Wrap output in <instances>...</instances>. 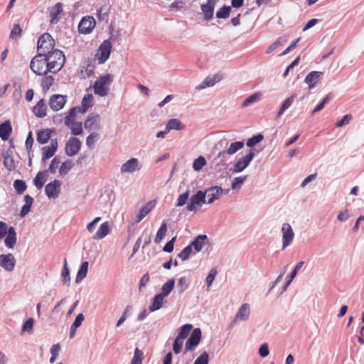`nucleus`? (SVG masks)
I'll return each instance as SVG.
<instances>
[{
    "label": "nucleus",
    "instance_id": "obj_21",
    "mask_svg": "<svg viewBox=\"0 0 364 364\" xmlns=\"http://www.w3.org/2000/svg\"><path fill=\"white\" fill-rule=\"evenodd\" d=\"M155 205L156 200H150L144 207H142L136 216V223H139L144 217H146L152 210Z\"/></svg>",
    "mask_w": 364,
    "mask_h": 364
},
{
    "label": "nucleus",
    "instance_id": "obj_48",
    "mask_svg": "<svg viewBox=\"0 0 364 364\" xmlns=\"http://www.w3.org/2000/svg\"><path fill=\"white\" fill-rule=\"evenodd\" d=\"M216 82L215 77H207L201 83L196 87V90H200L207 87L213 86Z\"/></svg>",
    "mask_w": 364,
    "mask_h": 364
},
{
    "label": "nucleus",
    "instance_id": "obj_51",
    "mask_svg": "<svg viewBox=\"0 0 364 364\" xmlns=\"http://www.w3.org/2000/svg\"><path fill=\"white\" fill-rule=\"evenodd\" d=\"M143 358V352L139 348H136L130 364H142Z\"/></svg>",
    "mask_w": 364,
    "mask_h": 364
},
{
    "label": "nucleus",
    "instance_id": "obj_33",
    "mask_svg": "<svg viewBox=\"0 0 364 364\" xmlns=\"http://www.w3.org/2000/svg\"><path fill=\"white\" fill-rule=\"evenodd\" d=\"M51 136V130L49 129H41L37 132V141L41 144H46Z\"/></svg>",
    "mask_w": 364,
    "mask_h": 364
},
{
    "label": "nucleus",
    "instance_id": "obj_32",
    "mask_svg": "<svg viewBox=\"0 0 364 364\" xmlns=\"http://www.w3.org/2000/svg\"><path fill=\"white\" fill-rule=\"evenodd\" d=\"M109 231V226L107 222L100 225L96 233L93 235V239L101 240L108 235Z\"/></svg>",
    "mask_w": 364,
    "mask_h": 364
},
{
    "label": "nucleus",
    "instance_id": "obj_37",
    "mask_svg": "<svg viewBox=\"0 0 364 364\" xmlns=\"http://www.w3.org/2000/svg\"><path fill=\"white\" fill-rule=\"evenodd\" d=\"M175 280L173 279L168 280L162 285L161 292L159 294L164 298L168 296L173 290Z\"/></svg>",
    "mask_w": 364,
    "mask_h": 364
},
{
    "label": "nucleus",
    "instance_id": "obj_47",
    "mask_svg": "<svg viewBox=\"0 0 364 364\" xmlns=\"http://www.w3.org/2000/svg\"><path fill=\"white\" fill-rule=\"evenodd\" d=\"M14 187L16 193L21 195L26 190L27 185L24 181L16 179L14 182Z\"/></svg>",
    "mask_w": 364,
    "mask_h": 364
},
{
    "label": "nucleus",
    "instance_id": "obj_30",
    "mask_svg": "<svg viewBox=\"0 0 364 364\" xmlns=\"http://www.w3.org/2000/svg\"><path fill=\"white\" fill-rule=\"evenodd\" d=\"M167 131L183 130L186 126L178 119L173 118L167 122L166 125Z\"/></svg>",
    "mask_w": 364,
    "mask_h": 364
},
{
    "label": "nucleus",
    "instance_id": "obj_14",
    "mask_svg": "<svg viewBox=\"0 0 364 364\" xmlns=\"http://www.w3.org/2000/svg\"><path fill=\"white\" fill-rule=\"evenodd\" d=\"M16 259L11 253L6 255H0V267L7 272H11L14 269Z\"/></svg>",
    "mask_w": 364,
    "mask_h": 364
},
{
    "label": "nucleus",
    "instance_id": "obj_64",
    "mask_svg": "<svg viewBox=\"0 0 364 364\" xmlns=\"http://www.w3.org/2000/svg\"><path fill=\"white\" fill-rule=\"evenodd\" d=\"M208 354L207 352H203L196 358L193 364H208Z\"/></svg>",
    "mask_w": 364,
    "mask_h": 364
},
{
    "label": "nucleus",
    "instance_id": "obj_24",
    "mask_svg": "<svg viewBox=\"0 0 364 364\" xmlns=\"http://www.w3.org/2000/svg\"><path fill=\"white\" fill-rule=\"evenodd\" d=\"M250 314V307L247 303L242 304L239 308L235 317L236 320L239 321H247L248 320Z\"/></svg>",
    "mask_w": 364,
    "mask_h": 364
},
{
    "label": "nucleus",
    "instance_id": "obj_49",
    "mask_svg": "<svg viewBox=\"0 0 364 364\" xmlns=\"http://www.w3.org/2000/svg\"><path fill=\"white\" fill-rule=\"evenodd\" d=\"M231 7L230 6L223 5L217 12L216 17L218 18H227L230 16Z\"/></svg>",
    "mask_w": 364,
    "mask_h": 364
},
{
    "label": "nucleus",
    "instance_id": "obj_55",
    "mask_svg": "<svg viewBox=\"0 0 364 364\" xmlns=\"http://www.w3.org/2000/svg\"><path fill=\"white\" fill-rule=\"evenodd\" d=\"M192 252L191 246L188 245L178 254V257L181 258L182 261H186L189 259Z\"/></svg>",
    "mask_w": 364,
    "mask_h": 364
},
{
    "label": "nucleus",
    "instance_id": "obj_2",
    "mask_svg": "<svg viewBox=\"0 0 364 364\" xmlns=\"http://www.w3.org/2000/svg\"><path fill=\"white\" fill-rule=\"evenodd\" d=\"M30 68L38 75H46L48 73H50L46 57L41 54H38L32 58Z\"/></svg>",
    "mask_w": 364,
    "mask_h": 364
},
{
    "label": "nucleus",
    "instance_id": "obj_8",
    "mask_svg": "<svg viewBox=\"0 0 364 364\" xmlns=\"http://www.w3.org/2000/svg\"><path fill=\"white\" fill-rule=\"evenodd\" d=\"M202 337L201 330L199 328H194L190 337L186 342L185 348L187 351L193 350L200 343Z\"/></svg>",
    "mask_w": 364,
    "mask_h": 364
},
{
    "label": "nucleus",
    "instance_id": "obj_3",
    "mask_svg": "<svg viewBox=\"0 0 364 364\" xmlns=\"http://www.w3.org/2000/svg\"><path fill=\"white\" fill-rule=\"evenodd\" d=\"M55 41L48 33H44L40 36L37 44L38 54L45 56L47 53L55 50Z\"/></svg>",
    "mask_w": 364,
    "mask_h": 364
},
{
    "label": "nucleus",
    "instance_id": "obj_19",
    "mask_svg": "<svg viewBox=\"0 0 364 364\" xmlns=\"http://www.w3.org/2000/svg\"><path fill=\"white\" fill-rule=\"evenodd\" d=\"M208 242V238L206 235H199L189 245L196 252L202 250L205 244Z\"/></svg>",
    "mask_w": 364,
    "mask_h": 364
},
{
    "label": "nucleus",
    "instance_id": "obj_56",
    "mask_svg": "<svg viewBox=\"0 0 364 364\" xmlns=\"http://www.w3.org/2000/svg\"><path fill=\"white\" fill-rule=\"evenodd\" d=\"M206 164L205 158L202 156H198L193 161V168L195 171H200Z\"/></svg>",
    "mask_w": 364,
    "mask_h": 364
},
{
    "label": "nucleus",
    "instance_id": "obj_10",
    "mask_svg": "<svg viewBox=\"0 0 364 364\" xmlns=\"http://www.w3.org/2000/svg\"><path fill=\"white\" fill-rule=\"evenodd\" d=\"M60 181L57 179L48 183L45 187V193L47 197L48 198H57L60 191Z\"/></svg>",
    "mask_w": 364,
    "mask_h": 364
},
{
    "label": "nucleus",
    "instance_id": "obj_62",
    "mask_svg": "<svg viewBox=\"0 0 364 364\" xmlns=\"http://www.w3.org/2000/svg\"><path fill=\"white\" fill-rule=\"evenodd\" d=\"M34 320L33 318H28L22 325V331L31 333L33 331Z\"/></svg>",
    "mask_w": 364,
    "mask_h": 364
},
{
    "label": "nucleus",
    "instance_id": "obj_26",
    "mask_svg": "<svg viewBox=\"0 0 364 364\" xmlns=\"http://www.w3.org/2000/svg\"><path fill=\"white\" fill-rule=\"evenodd\" d=\"M47 106L43 99L40 100L33 107V112L38 118H43L46 116Z\"/></svg>",
    "mask_w": 364,
    "mask_h": 364
},
{
    "label": "nucleus",
    "instance_id": "obj_38",
    "mask_svg": "<svg viewBox=\"0 0 364 364\" xmlns=\"http://www.w3.org/2000/svg\"><path fill=\"white\" fill-rule=\"evenodd\" d=\"M99 116L88 117L85 122V128L88 131L98 129V119Z\"/></svg>",
    "mask_w": 364,
    "mask_h": 364
},
{
    "label": "nucleus",
    "instance_id": "obj_59",
    "mask_svg": "<svg viewBox=\"0 0 364 364\" xmlns=\"http://www.w3.org/2000/svg\"><path fill=\"white\" fill-rule=\"evenodd\" d=\"M247 176H238L233 179L231 184V188L233 190L240 188L241 185L245 182V181L247 179Z\"/></svg>",
    "mask_w": 364,
    "mask_h": 364
},
{
    "label": "nucleus",
    "instance_id": "obj_9",
    "mask_svg": "<svg viewBox=\"0 0 364 364\" xmlns=\"http://www.w3.org/2000/svg\"><path fill=\"white\" fill-rule=\"evenodd\" d=\"M228 191V190H226L224 194H227ZM223 192L224 190L220 186H214L208 188L205 191H203V193H205V198H208L206 203H213L215 200L218 199L221 195L223 194Z\"/></svg>",
    "mask_w": 364,
    "mask_h": 364
},
{
    "label": "nucleus",
    "instance_id": "obj_6",
    "mask_svg": "<svg viewBox=\"0 0 364 364\" xmlns=\"http://www.w3.org/2000/svg\"><path fill=\"white\" fill-rule=\"evenodd\" d=\"M254 157L255 153L250 149L247 154L238 159L233 166L232 172L237 173L244 171L249 166Z\"/></svg>",
    "mask_w": 364,
    "mask_h": 364
},
{
    "label": "nucleus",
    "instance_id": "obj_20",
    "mask_svg": "<svg viewBox=\"0 0 364 364\" xmlns=\"http://www.w3.org/2000/svg\"><path fill=\"white\" fill-rule=\"evenodd\" d=\"M12 132V125L10 120H6L4 122L0 124V138L3 141L9 139Z\"/></svg>",
    "mask_w": 364,
    "mask_h": 364
},
{
    "label": "nucleus",
    "instance_id": "obj_4",
    "mask_svg": "<svg viewBox=\"0 0 364 364\" xmlns=\"http://www.w3.org/2000/svg\"><path fill=\"white\" fill-rule=\"evenodd\" d=\"M112 77L110 74H106L100 76L95 82L93 86L94 92L100 96L105 97L107 95V85L112 82Z\"/></svg>",
    "mask_w": 364,
    "mask_h": 364
},
{
    "label": "nucleus",
    "instance_id": "obj_58",
    "mask_svg": "<svg viewBox=\"0 0 364 364\" xmlns=\"http://www.w3.org/2000/svg\"><path fill=\"white\" fill-rule=\"evenodd\" d=\"M60 163V159L58 156L54 157L52 159V161L48 166V168L45 171H46V173L48 172H50V173H55L56 172L57 168Z\"/></svg>",
    "mask_w": 364,
    "mask_h": 364
},
{
    "label": "nucleus",
    "instance_id": "obj_45",
    "mask_svg": "<svg viewBox=\"0 0 364 364\" xmlns=\"http://www.w3.org/2000/svg\"><path fill=\"white\" fill-rule=\"evenodd\" d=\"M61 278L64 284H68L70 283V270L68 267L66 259H64V264L61 271Z\"/></svg>",
    "mask_w": 364,
    "mask_h": 364
},
{
    "label": "nucleus",
    "instance_id": "obj_25",
    "mask_svg": "<svg viewBox=\"0 0 364 364\" xmlns=\"http://www.w3.org/2000/svg\"><path fill=\"white\" fill-rule=\"evenodd\" d=\"M3 157L4 167L9 171H14L16 169V165L12 156V151L11 150H7L4 154Z\"/></svg>",
    "mask_w": 364,
    "mask_h": 364
},
{
    "label": "nucleus",
    "instance_id": "obj_40",
    "mask_svg": "<svg viewBox=\"0 0 364 364\" xmlns=\"http://www.w3.org/2000/svg\"><path fill=\"white\" fill-rule=\"evenodd\" d=\"M245 146L244 141H237L231 143L227 149L228 153L230 155H233L237 153L239 150L242 149Z\"/></svg>",
    "mask_w": 364,
    "mask_h": 364
},
{
    "label": "nucleus",
    "instance_id": "obj_11",
    "mask_svg": "<svg viewBox=\"0 0 364 364\" xmlns=\"http://www.w3.org/2000/svg\"><path fill=\"white\" fill-rule=\"evenodd\" d=\"M95 24V20L93 17L85 16L78 24V31L80 33L87 34L92 31Z\"/></svg>",
    "mask_w": 364,
    "mask_h": 364
},
{
    "label": "nucleus",
    "instance_id": "obj_36",
    "mask_svg": "<svg viewBox=\"0 0 364 364\" xmlns=\"http://www.w3.org/2000/svg\"><path fill=\"white\" fill-rule=\"evenodd\" d=\"M46 175V171H39L33 178V183L37 189L41 190L44 186L46 181L44 178Z\"/></svg>",
    "mask_w": 364,
    "mask_h": 364
},
{
    "label": "nucleus",
    "instance_id": "obj_28",
    "mask_svg": "<svg viewBox=\"0 0 364 364\" xmlns=\"http://www.w3.org/2000/svg\"><path fill=\"white\" fill-rule=\"evenodd\" d=\"M201 11L203 15V18L205 21H210L213 18L214 14V4H210V3H205L201 5Z\"/></svg>",
    "mask_w": 364,
    "mask_h": 364
},
{
    "label": "nucleus",
    "instance_id": "obj_17",
    "mask_svg": "<svg viewBox=\"0 0 364 364\" xmlns=\"http://www.w3.org/2000/svg\"><path fill=\"white\" fill-rule=\"evenodd\" d=\"M58 149L57 139H52L50 146H43L42 150L43 151L42 161L45 162L48 159H50L54 156Z\"/></svg>",
    "mask_w": 364,
    "mask_h": 364
},
{
    "label": "nucleus",
    "instance_id": "obj_46",
    "mask_svg": "<svg viewBox=\"0 0 364 364\" xmlns=\"http://www.w3.org/2000/svg\"><path fill=\"white\" fill-rule=\"evenodd\" d=\"M333 99L331 93H328L322 101L313 109L311 114H314L323 109L325 105Z\"/></svg>",
    "mask_w": 364,
    "mask_h": 364
},
{
    "label": "nucleus",
    "instance_id": "obj_29",
    "mask_svg": "<svg viewBox=\"0 0 364 364\" xmlns=\"http://www.w3.org/2000/svg\"><path fill=\"white\" fill-rule=\"evenodd\" d=\"M24 202L25 204L23 205L19 213V215L21 218H24L31 211V208L33 203V198L29 195H26L24 196Z\"/></svg>",
    "mask_w": 364,
    "mask_h": 364
},
{
    "label": "nucleus",
    "instance_id": "obj_23",
    "mask_svg": "<svg viewBox=\"0 0 364 364\" xmlns=\"http://www.w3.org/2000/svg\"><path fill=\"white\" fill-rule=\"evenodd\" d=\"M63 4L60 2L55 4L49 11V16L50 17V23L55 24L58 22L59 15L63 12Z\"/></svg>",
    "mask_w": 364,
    "mask_h": 364
},
{
    "label": "nucleus",
    "instance_id": "obj_60",
    "mask_svg": "<svg viewBox=\"0 0 364 364\" xmlns=\"http://www.w3.org/2000/svg\"><path fill=\"white\" fill-rule=\"evenodd\" d=\"M77 107H72L67 116L65 117V124L66 126L68 127H70V123L73 120H74L75 117V115H76V110H77Z\"/></svg>",
    "mask_w": 364,
    "mask_h": 364
},
{
    "label": "nucleus",
    "instance_id": "obj_41",
    "mask_svg": "<svg viewBox=\"0 0 364 364\" xmlns=\"http://www.w3.org/2000/svg\"><path fill=\"white\" fill-rule=\"evenodd\" d=\"M166 232H167V224L165 221H164L161 223L159 229L157 231L156 237L154 239V242L156 244L160 243L161 242V240L164 239V237H165Z\"/></svg>",
    "mask_w": 364,
    "mask_h": 364
},
{
    "label": "nucleus",
    "instance_id": "obj_61",
    "mask_svg": "<svg viewBox=\"0 0 364 364\" xmlns=\"http://www.w3.org/2000/svg\"><path fill=\"white\" fill-rule=\"evenodd\" d=\"M54 82V78L53 76H46L43 78L41 85L44 90H48L53 85Z\"/></svg>",
    "mask_w": 364,
    "mask_h": 364
},
{
    "label": "nucleus",
    "instance_id": "obj_54",
    "mask_svg": "<svg viewBox=\"0 0 364 364\" xmlns=\"http://www.w3.org/2000/svg\"><path fill=\"white\" fill-rule=\"evenodd\" d=\"M95 60L93 58H88L84 62V68L85 70V73L87 74V75H90L95 70Z\"/></svg>",
    "mask_w": 364,
    "mask_h": 364
},
{
    "label": "nucleus",
    "instance_id": "obj_12",
    "mask_svg": "<svg viewBox=\"0 0 364 364\" xmlns=\"http://www.w3.org/2000/svg\"><path fill=\"white\" fill-rule=\"evenodd\" d=\"M282 248L284 250L292 242L294 236V233L291 225L289 223H284L282 228Z\"/></svg>",
    "mask_w": 364,
    "mask_h": 364
},
{
    "label": "nucleus",
    "instance_id": "obj_57",
    "mask_svg": "<svg viewBox=\"0 0 364 364\" xmlns=\"http://www.w3.org/2000/svg\"><path fill=\"white\" fill-rule=\"evenodd\" d=\"M261 96V94L259 92H255L251 95H250L248 97H247L242 102V107H245L248 106L250 104L253 103L255 102H257Z\"/></svg>",
    "mask_w": 364,
    "mask_h": 364
},
{
    "label": "nucleus",
    "instance_id": "obj_63",
    "mask_svg": "<svg viewBox=\"0 0 364 364\" xmlns=\"http://www.w3.org/2000/svg\"><path fill=\"white\" fill-rule=\"evenodd\" d=\"M217 274H218V272L215 268H212L210 270V272L206 277V279H205L208 288H209L212 285Z\"/></svg>",
    "mask_w": 364,
    "mask_h": 364
},
{
    "label": "nucleus",
    "instance_id": "obj_27",
    "mask_svg": "<svg viewBox=\"0 0 364 364\" xmlns=\"http://www.w3.org/2000/svg\"><path fill=\"white\" fill-rule=\"evenodd\" d=\"M304 264V262L301 261L296 264V266L294 267L293 270L290 272V274L288 275V277L287 278V282L283 287V291H285L287 289V287L290 285L291 282L295 278L298 272L301 269Z\"/></svg>",
    "mask_w": 364,
    "mask_h": 364
},
{
    "label": "nucleus",
    "instance_id": "obj_53",
    "mask_svg": "<svg viewBox=\"0 0 364 364\" xmlns=\"http://www.w3.org/2000/svg\"><path fill=\"white\" fill-rule=\"evenodd\" d=\"M189 286L188 279L186 277H182L178 280L177 289L179 293L184 292Z\"/></svg>",
    "mask_w": 364,
    "mask_h": 364
},
{
    "label": "nucleus",
    "instance_id": "obj_34",
    "mask_svg": "<svg viewBox=\"0 0 364 364\" xmlns=\"http://www.w3.org/2000/svg\"><path fill=\"white\" fill-rule=\"evenodd\" d=\"M93 96L91 94L85 95L82 100L81 107H77L80 112H85L90 107H92V102Z\"/></svg>",
    "mask_w": 364,
    "mask_h": 364
},
{
    "label": "nucleus",
    "instance_id": "obj_7",
    "mask_svg": "<svg viewBox=\"0 0 364 364\" xmlns=\"http://www.w3.org/2000/svg\"><path fill=\"white\" fill-rule=\"evenodd\" d=\"M112 50V43L109 39L105 40L97 50L98 64L105 63L109 58Z\"/></svg>",
    "mask_w": 364,
    "mask_h": 364
},
{
    "label": "nucleus",
    "instance_id": "obj_42",
    "mask_svg": "<svg viewBox=\"0 0 364 364\" xmlns=\"http://www.w3.org/2000/svg\"><path fill=\"white\" fill-rule=\"evenodd\" d=\"M294 96L291 95L288 98H287L282 103L281 107L279 108L277 114V118H279L281 117V115L284 113V111H286L287 109H289L291 105H292L294 102Z\"/></svg>",
    "mask_w": 364,
    "mask_h": 364
},
{
    "label": "nucleus",
    "instance_id": "obj_50",
    "mask_svg": "<svg viewBox=\"0 0 364 364\" xmlns=\"http://www.w3.org/2000/svg\"><path fill=\"white\" fill-rule=\"evenodd\" d=\"M74 164L70 160L63 162L59 168V173L61 176L66 175L73 167Z\"/></svg>",
    "mask_w": 364,
    "mask_h": 364
},
{
    "label": "nucleus",
    "instance_id": "obj_1",
    "mask_svg": "<svg viewBox=\"0 0 364 364\" xmlns=\"http://www.w3.org/2000/svg\"><path fill=\"white\" fill-rule=\"evenodd\" d=\"M50 73H56L63 67L65 62L64 53L59 49L53 50L45 55Z\"/></svg>",
    "mask_w": 364,
    "mask_h": 364
},
{
    "label": "nucleus",
    "instance_id": "obj_35",
    "mask_svg": "<svg viewBox=\"0 0 364 364\" xmlns=\"http://www.w3.org/2000/svg\"><path fill=\"white\" fill-rule=\"evenodd\" d=\"M164 300V297L159 294L155 295L149 306L150 311L153 312L160 309L163 306Z\"/></svg>",
    "mask_w": 364,
    "mask_h": 364
},
{
    "label": "nucleus",
    "instance_id": "obj_16",
    "mask_svg": "<svg viewBox=\"0 0 364 364\" xmlns=\"http://www.w3.org/2000/svg\"><path fill=\"white\" fill-rule=\"evenodd\" d=\"M140 168L139 160L136 158H131L122 165L120 171L122 173H134L139 171Z\"/></svg>",
    "mask_w": 364,
    "mask_h": 364
},
{
    "label": "nucleus",
    "instance_id": "obj_39",
    "mask_svg": "<svg viewBox=\"0 0 364 364\" xmlns=\"http://www.w3.org/2000/svg\"><path fill=\"white\" fill-rule=\"evenodd\" d=\"M110 6L108 4H104L97 9V17L100 21H107Z\"/></svg>",
    "mask_w": 364,
    "mask_h": 364
},
{
    "label": "nucleus",
    "instance_id": "obj_52",
    "mask_svg": "<svg viewBox=\"0 0 364 364\" xmlns=\"http://www.w3.org/2000/svg\"><path fill=\"white\" fill-rule=\"evenodd\" d=\"M264 139V136L262 134H258L254 135L253 136L249 138L246 142V144L248 147H253L259 142H261Z\"/></svg>",
    "mask_w": 364,
    "mask_h": 364
},
{
    "label": "nucleus",
    "instance_id": "obj_5",
    "mask_svg": "<svg viewBox=\"0 0 364 364\" xmlns=\"http://www.w3.org/2000/svg\"><path fill=\"white\" fill-rule=\"evenodd\" d=\"M203 203H206L205 193H203V191H198L196 194L191 196L186 208L188 211L196 212Z\"/></svg>",
    "mask_w": 364,
    "mask_h": 364
},
{
    "label": "nucleus",
    "instance_id": "obj_44",
    "mask_svg": "<svg viewBox=\"0 0 364 364\" xmlns=\"http://www.w3.org/2000/svg\"><path fill=\"white\" fill-rule=\"evenodd\" d=\"M69 127L73 135L77 136L82 133V124L80 122L73 120Z\"/></svg>",
    "mask_w": 364,
    "mask_h": 364
},
{
    "label": "nucleus",
    "instance_id": "obj_13",
    "mask_svg": "<svg viewBox=\"0 0 364 364\" xmlns=\"http://www.w3.org/2000/svg\"><path fill=\"white\" fill-rule=\"evenodd\" d=\"M81 147V141L76 137H71L66 142L65 153L68 156H73L76 155Z\"/></svg>",
    "mask_w": 364,
    "mask_h": 364
},
{
    "label": "nucleus",
    "instance_id": "obj_43",
    "mask_svg": "<svg viewBox=\"0 0 364 364\" xmlns=\"http://www.w3.org/2000/svg\"><path fill=\"white\" fill-rule=\"evenodd\" d=\"M193 328V325L191 323H186L183 325L180 328L179 333L176 337L181 339H185L188 337V336L190 334L191 331Z\"/></svg>",
    "mask_w": 364,
    "mask_h": 364
},
{
    "label": "nucleus",
    "instance_id": "obj_15",
    "mask_svg": "<svg viewBox=\"0 0 364 364\" xmlns=\"http://www.w3.org/2000/svg\"><path fill=\"white\" fill-rule=\"evenodd\" d=\"M66 101L65 95H53L49 100V106L53 111H58L63 108Z\"/></svg>",
    "mask_w": 364,
    "mask_h": 364
},
{
    "label": "nucleus",
    "instance_id": "obj_18",
    "mask_svg": "<svg viewBox=\"0 0 364 364\" xmlns=\"http://www.w3.org/2000/svg\"><path fill=\"white\" fill-rule=\"evenodd\" d=\"M323 75V72L311 71L306 76L304 82L308 85L309 89H312L316 85Z\"/></svg>",
    "mask_w": 364,
    "mask_h": 364
},
{
    "label": "nucleus",
    "instance_id": "obj_22",
    "mask_svg": "<svg viewBox=\"0 0 364 364\" xmlns=\"http://www.w3.org/2000/svg\"><path fill=\"white\" fill-rule=\"evenodd\" d=\"M16 232L15 228L10 226L8 229V233L4 240L5 245L9 248L13 249L16 244Z\"/></svg>",
    "mask_w": 364,
    "mask_h": 364
},
{
    "label": "nucleus",
    "instance_id": "obj_31",
    "mask_svg": "<svg viewBox=\"0 0 364 364\" xmlns=\"http://www.w3.org/2000/svg\"><path fill=\"white\" fill-rule=\"evenodd\" d=\"M88 266L89 262L87 261H85L81 264L76 275V283H80L82 279H84L86 277L88 271Z\"/></svg>",
    "mask_w": 364,
    "mask_h": 364
}]
</instances>
